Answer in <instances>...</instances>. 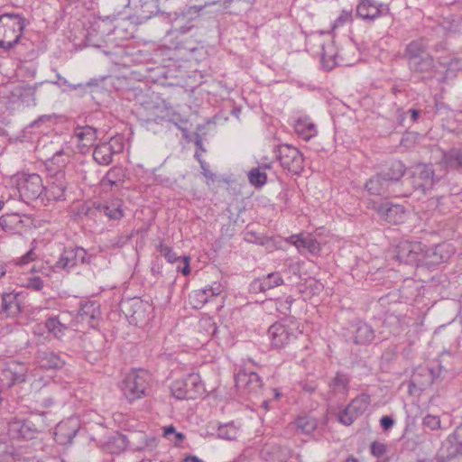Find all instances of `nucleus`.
Instances as JSON below:
<instances>
[{
    "instance_id": "obj_22",
    "label": "nucleus",
    "mask_w": 462,
    "mask_h": 462,
    "mask_svg": "<svg viewBox=\"0 0 462 462\" xmlns=\"http://www.w3.org/2000/svg\"><path fill=\"white\" fill-rule=\"evenodd\" d=\"M35 359L44 369H60L65 365L64 358L50 349H41L36 352Z\"/></svg>"
},
{
    "instance_id": "obj_28",
    "label": "nucleus",
    "mask_w": 462,
    "mask_h": 462,
    "mask_svg": "<svg viewBox=\"0 0 462 462\" xmlns=\"http://www.w3.org/2000/svg\"><path fill=\"white\" fill-rule=\"evenodd\" d=\"M353 340L356 345H368L374 339V330L363 321H358L353 326Z\"/></svg>"
},
{
    "instance_id": "obj_20",
    "label": "nucleus",
    "mask_w": 462,
    "mask_h": 462,
    "mask_svg": "<svg viewBox=\"0 0 462 462\" xmlns=\"http://www.w3.org/2000/svg\"><path fill=\"white\" fill-rule=\"evenodd\" d=\"M283 283L280 273H271L263 278L255 279L250 283V291L253 293L266 292Z\"/></svg>"
},
{
    "instance_id": "obj_25",
    "label": "nucleus",
    "mask_w": 462,
    "mask_h": 462,
    "mask_svg": "<svg viewBox=\"0 0 462 462\" xmlns=\"http://www.w3.org/2000/svg\"><path fill=\"white\" fill-rule=\"evenodd\" d=\"M100 316L99 305L96 301H87L82 304L78 312L79 322H85L94 328Z\"/></svg>"
},
{
    "instance_id": "obj_27",
    "label": "nucleus",
    "mask_w": 462,
    "mask_h": 462,
    "mask_svg": "<svg viewBox=\"0 0 462 462\" xmlns=\"http://www.w3.org/2000/svg\"><path fill=\"white\" fill-rule=\"evenodd\" d=\"M20 293H4L2 295L1 313L6 317H15L22 312Z\"/></svg>"
},
{
    "instance_id": "obj_30",
    "label": "nucleus",
    "mask_w": 462,
    "mask_h": 462,
    "mask_svg": "<svg viewBox=\"0 0 462 462\" xmlns=\"http://www.w3.org/2000/svg\"><path fill=\"white\" fill-rule=\"evenodd\" d=\"M380 14L378 5L373 0H361L356 7V15L364 20L374 21Z\"/></svg>"
},
{
    "instance_id": "obj_26",
    "label": "nucleus",
    "mask_w": 462,
    "mask_h": 462,
    "mask_svg": "<svg viewBox=\"0 0 462 462\" xmlns=\"http://www.w3.org/2000/svg\"><path fill=\"white\" fill-rule=\"evenodd\" d=\"M453 251L448 244H439L430 249L425 247V261L429 263L439 264L448 261Z\"/></svg>"
},
{
    "instance_id": "obj_47",
    "label": "nucleus",
    "mask_w": 462,
    "mask_h": 462,
    "mask_svg": "<svg viewBox=\"0 0 462 462\" xmlns=\"http://www.w3.org/2000/svg\"><path fill=\"white\" fill-rule=\"evenodd\" d=\"M293 302V299L289 296L284 300H278L275 302L276 310L281 314L288 316L291 313V307Z\"/></svg>"
},
{
    "instance_id": "obj_3",
    "label": "nucleus",
    "mask_w": 462,
    "mask_h": 462,
    "mask_svg": "<svg viewBox=\"0 0 462 462\" xmlns=\"http://www.w3.org/2000/svg\"><path fill=\"white\" fill-rule=\"evenodd\" d=\"M436 181L434 170L429 164H418L411 177L406 178L405 189H408L407 197L411 196L413 191L426 193L432 189Z\"/></svg>"
},
{
    "instance_id": "obj_17",
    "label": "nucleus",
    "mask_w": 462,
    "mask_h": 462,
    "mask_svg": "<svg viewBox=\"0 0 462 462\" xmlns=\"http://www.w3.org/2000/svg\"><path fill=\"white\" fill-rule=\"evenodd\" d=\"M260 455L265 462H288L291 457V449L287 446L267 443L261 449Z\"/></svg>"
},
{
    "instance_id": "obj_4",
    "label": "nucleus",
    "mask_w": 462,
    "mask_h": 462,
    "mask_svg": "<svg viewBox=\"0 0 462 462\" xmlns=\"http://www.w3.org/2000/svg\"><path fill=\"white\" fill-rule=\"evenodd\" d=\"M171 391L178 400H194L204 393L205 387L200 375L191 373L184 379L175 381L171 387Z\"/></svg>"
},
{
    "instance_id": "obj_11",
    "label": "nucleus",
    "mask_w": 462,
    "mask_h": 462,
    "mask_svg": "<svg viewBox=\"0 0 462 462\" xmlns=\"http://www.w3.org/2000/svg\"><path fill=\"white\" fill-rule=\"evenodd\" d=\"M91 255L79 246L65 248L55 263L57 269L70 270L79 263H88Z\"/></svg>"
},
{
    "instance_id": "obj_37",
    "label": "nucleus",
    "mask_w": 462,
    "mask_h": 462,
    "mask_svg": "<svg viewBox=\"0 0 462 462\" xmlns=\"http://www.w3.org/2000/svg\"><path fill=\"white\" fill-rule=\"evenodd\" d=\"M76 430L68 431L67 423H59L54 432L55 441L60 445L70 443L76 436Z\"/></svg>"
},
{
    "instance_id": "obj_48",
    "label": "nucleus",
    "mask_w": 462,
    "mask_h": 462,
    "mask_svg": "<svg viewBox=\"0 0 462 462\" xmlns=\"http://www.w3.org/2000/svg\"><path fill=\"white\" fill-rule=\"evenodd\" d=\"M157 249L160 252V254L167 259L169 263H175L179 259V256L176 254V253L173 252V250L170 246L162 243H161L158 245Z\"/></svg>"
},
{
    "instance_id": "obj_64",
    "label": "nucleus",
    "mask_w": 462,
    "mask_h": 462,
    "mask_svg": "<svg viewBox=\"0 0 462 462\" xmlns=\"http://www.w3.org/2000/svg\"><path fill=\"white\" fill-rule=\"evenodd\" d=\"M181 462H204L202 459L199 458L196 456L189 455L185 457Z\"/></svg>"
},
{
    "instance_id": "obj_13",
    "label": "nucleus",
    "mask_w": 462,
    "mask_h": 462,
    "mask_svg": "<svg viewBox=\"0 0 462 462\" xmlns=\"http://www.w3.org/2000/svg\"><path fill=\"white\" fill-rule=\"evenodd\" d=\"M138 23H142L160 13L159 0H134L127 4Z\"/></svg>"
},
{
    "instance_id": "obj_19",
    "label": "nucleus",
    "mask_w": 462,
    "mask_h": 462,
    "mask_svg": "<svg viewBox=\"0 0 462 462\" xmlns=\"http://www.w3.org/2000/svg\"><path fill=\"white\" fill-rule=\"evenodd\" d=\"M405 171V165L401 161H394L386 170L381 171V174L390 181L392 186L400 190H405L406 179L402 180Z\"/></svg>"
},
{
    "instance_id": "obj_49",
    "label": "nucleus",
    "mask_w": 462,
    "mask_h": 462,
    "mask_svg": "<svg viewBox=\"0 0 462 462\" xmlns=\"http://www.w3.org/2000/svg\"><path fill=\"white\" fill-rule=\"evenodd\" d=\"M423 425L431 430H435L440 428L439 417L428 414L423 418Z\"/></svg>"
},
{
    "instance_id": "obj_60",
    "label": "nucleus",
    "mask_w": 462,
    "mask_h": 462,
    "mask_svg": "<svg viewBox=\"0 0 462 462\" xmlns=\"http://www.w3.org/2000/svg\"><path fill=\"white\" fill-rule=\"evenodd\" d=\"M59 79H60V80H62V83H63L64 85H68V86H69V88L70 89H73V90H76V89H78V88H83V87H85V86H90V85H91V83H90V82H88V83H86V84H82V83H79V84H69L65 79H61V77H59Z\"/></svg>"
},
{
    "instance_id": "obj_58",
    "label": "nucleus",
    "mask_w": 462,
    "mask_h": 462,
    "mask_svg": "<svg viewBox=\"0 0 462 462\" xmlns=\"http://www.w3.org/2000/svg\"><path fill=\"white\" fill-rule=\"evenodd\" d=\"M64 152L62 151L56 152L54 155L51 158V162L53 163H61L62 165L65 164V160L63 159Z\"/></svg>"
},
{
    "instance_id": "obj_38",
    "label": "nucleus",
    "mask_w": 462,
    "mask_h": 462,
    "mask_svg": "<svg viewBox=\"0 0 462 462\" xmlns=\"http://www.w3.org/2000/svg\"><path fill=\"white\" fill-rule=\"evenodd\" d=\"M295 131L304 140H310L317 134L315 125L304 119H299L296 122Z\"/></svg>"
},
{
    "instance_id": "obj_18",
    "label": "nucleus",
    "mask_w": 462,
    "mask_h": 462,
    "mask_svg": "<svg viewBox=\"0 0 462 462\" xmlns=\"http://www.w3.org/2000/svg\"><path fill=\"white\" fill-rule=\"evenodd\" d=\"M71 320L67 313L49 317L45 328L55 338L61 339L70 328Z\"/></svg>"
},
{
    "instance_id": "obj_55",
    "label": "nucleus",
    "mask_w": 462,
    "mask_h": 462,
    "mask_svg": "<svg viewBox=\"0 0 462 462\" xmlns=\"http://www.w3.org/2000/svg\"><path fill=\"white\" fill-rule=\"evenodd\" d=\"M29 287L35 291H41L43 288V282L39 277H33L29 281Z\"/></svg>"
},
{
    "instance_id": "obj_14",
    "label": "nucleus",
    "mask_w": 462,
    "mask_h": 462,
    "mask_svg": "<svg viewBox=\"0 0 462 462\" xmlns=\"http://www.w3.org/2000/svg\"><path fill=\"white\" fill-rule=\"evenodd\" d=\"M236 386L239 390L251 393H257L263 385V382L258 374L250 368L241 369L235 377Z\"/></svg>"
},
{
    "instance_id": "obj_52",
    "label": "nucleus",
    "mask_w": 462,
    "mask_h": 462,
    "mask_svg": "<svg viewBox=\"0 0 462 462\" xmlns=\"http://www.w3.org/2000/svg\"><path fill=\"white\" fill-rule=\"evenodd\" d=\"M439 62L441 66L446 67L448 71L450 69H458V65H459V60L457 58H452L448 60H447L446 59L439 58Z\"/></svg>"
},
{
    "instance_id": "obj_23",
    "label": "nucleus",
    "mask_w": 462,
    "mask_h": 462,
    "mask_svg": "<svg viewBox=\"0 0 462 462\" xmlns=\"http://www.w3.org/2000/svg\"><path fill=\"white\" fill-rule=\"evenodd\" d=\"M96 210L111 220H119L124 217L123 201L119 199H112L99 203L96 206Z\"/></svg>"
},
{
    "instance_id": "obj_41",
    "label": "nucleus",
    "mask_w": 462,
    "mask_h": 462,
    "mask_svg": "<svg viewBox=\"0 0 462 462\" xmlns=\"http://www.w3.org/2000/svg\"><path fill=\"white\" fill-rule=\"evenodd\" d=\"M329 387L334 393H346L349 388V379L346 374L337 373L329 383Z\"/></svg>"
},
{
    "instance_id": "obj_15",
    "label": "nucleus",
    "mask_w": 462,
    "mask_h": 462,
    "mask_svg": "<svg viewBox=\"0 0 462 462\" xmlns=\"http://www.w3.org/2000/svg\"><path fill=\"white\" fill-rule=\"evenodd\" d=\"M67 187L65 172L58 170L51 176L49 186L45 187V197L48 200H64Z\"/></svg>"
},
{
    "instance_id": "obj_33",
    "label": "nucleus",
    "mask_w": 462,
    "mask_h": 462,
    "mask_svg": "<svg viewBox=\"0 0 462 462\" xmlns=\"http://www.w3.org/2000/svg\"><path fill=\"white\" fill-rule=\"evenodd\" d=\"M408 66L410 69L414 72H430L434 68V59L430 54L426 53L416 59L409 60Z\"/></svg>"
},
{
    "instance_id": "obj_12",
    "label": "nucleus",
    "mask_w": 462,
    "mask_h": 462,
    "mask_svg": "<svg viewBox=\"0 0 462 462\" xmlns=\"http://www.w3.org/2000/svg\"><path fill=\"white\" fill-rule=\"evenodd\" d=\"M365 188L370 194L377 196L407 197L408 192V189L400 190L392 186L381 172L370 178L365 183Z\"/></svg>"
},
{
    "instance_id": "obj_2",
    "label": "nucleus",
    "mask_w": 462,
    "mask_h": 462,
    "mask_svg": "<svg viewBox=\"0 0 462 462\" xmlns=\"http://www.w3.org/2000/svg\"><path fill=\"white\" fill-rule=\"evenodd\" d=\"M25 27V20L17 14L0 15V48L8 51L19 42Z\"/></svg>"
},
{
    "instance_id": "obj_24",
    "label": "nucleus",
    "mask_w": 462,
    "mask_h": 462,
    "mask_svg": "<svg viewBox=\"0 0 462 462\" xmlns=\"http://www.w3.org/2000/svg\"><path fill=\"white\" fill-rule=\"evenodd\" d=\"M379 214L389 223L400 224L406 217V210L403 206L398 204L382 205L378 209Z\"/></svg>"
},
{
    "instance_id": "obj_53",
    "label": "nucleus",
    "mask_w": 462,
    "mask_h": 462,
    "mask_svg": "<svg viewBox=\"0 0 462 462\" xmlns=\"http://www.w3.org/2000/svg\"><path fill=\"white\" fill-rule=\"evenodd\" d=\"M352 17V12L351 11H342V13L340 14V15L337 18V20L335 21V25L334 27H338V26H342L343 24H345L347 21H349Z\"/></svg>"
},
{
    "instance_id": "obj_1",
    "label": "nucleus",
    "mask_w": 462,
    "mask_h": 462,
    "mask_svg": "<svg viewBox=\"0 0 462 462\" xmlns=\"http://www.w3.org/2000/svg\"><path fill=\"white\" fill-rule=\"evenodd\" d=\"M154 445L155 439L148 438L142 432L132 433L130 436L116 433L108 438L105 444V449L111 454H120L126 450L128 447L134 450L141 451L147 448H152Z\"/></svg>"
},
{
    "instance_id": "obj_10",
    "label": "nucleus",
    "mask_w": 462,
    "mask_h": 462,
    "mask_svg": "<svg viewBox=\"0 0 462 462\" xmlns=\"http://www.w3.org/2000/svg\"><path fill=\"white\" fill-rule=\"evenodd\" d=\"M277 157L282 168L299 174L304 168V159L301 152L289 144H282L278 147Z\"/></svg>"
},
{
    "instance_id": "obj_45",
    "label": "nucleus",
    "mask_w": 462,
    "mask_h": 462,
    "mask_svg": "<svg viewBox=\"0 0 462 462\" xmlns=\"http://www.w3.org/2000/svg\"><path fill=\"white\" fill-rule=\"evenodd\" d=\"M358 417L357 414L350 410L349 404L337 414L338 421L346 426L351 425Z\"/></svg>"
},
{
    "instance_id": "obj_8",
    "label": "nucleus",
    "mask_w": 462,
    "mask_h": 462,
    "mask_svg": "<svg viewBox=\"0 0 462 462\" xmlns=\"http://www.w3.org/2000/svg\"><path fill=\"white\" fill-rule=\"evenodd\" d=\"M462 457V427L449 435L437 454V462H453Z\"/></svg>"
},
{
    "instance_id": "obj_62",
    "label": "nucleus",
    "mask_w": 462,
    "mask_h": 462,
    "mask_svg": "<svg viewBox=\"0 0 462 462\" xmlns=\"http://www.w3.org/2000/svg\"><path fill=\"white\" fill-rule=\"evenodd\" d=\"M208 291H210V296H217L222 291V286L220 284H217L215 287L209 286Z\"/></svg>"
},
{
    "instance_id": "obj_57",
    "label": "nucleus",
    "mask_w": 462,
    "mask_h": 462,
    "mask_svg": "<svg viewBox=\"0 0 462 462\" xmlns=\"http://www.w3.org/2000/svg\"><path fill=\"white\" fill-rule=\"evenodd\" d=\"M208 288H205L204 290L196 292L197 297L199 298V301L201 303H206L208 300V296H210V291H208Z\"/></svg>"
},
{
    "instance_id": "obj_40",
    "label": "nucleus",
    "mask_w": 462,
    "mask_h": 462,
    "mask_svg": "<svg viewBox=\"0 0 462 462\" xmlns=\"http://www.w3.org/2000/svg\"><path fill=\"white\" fill-rule=\"evenodd\" d=\"M370 402V395L367 393H361L351 401L349 403L350 410L358 416H361L366 411Z\"/></svg>"
},
{
    "instance_id": "obj_59",
    "label": "nucleus",
    "mask_w": 462,
    "mask_h": 462,
    "mask_svg": "<svg viewBox=\"0 0 462 462\" xmlns=\"http://www.w3.org/2000/svg\"><path fill=\"white\" fill-rule=\"evenodd\" d=\"M245 240L249 242V243H261L262 242L260 241V238L256 237V235L255 233L254 232H246L245 234Z\"/></svg>"
},
{
    "instance_id": "obj_39",
    "label": "nucleus",
    "mask_w": 462,
    "mask_h": 462,
    "mask_svg": "<svg viewBox=\"0 0 462 462\" xmlns=\"http://www.w3.org/2000/svg\"><path fill=\"white\" fill-rule=\"evenodd\" d=\"M293 243L299 250L304 248L311 254H317L320 251L319 243L310 236L297 237Z\"/></svg>"
},
{
    "instance_id": "obj_31",
    "label": "nucleus",
    "mask_w": 462,
    "mask_h": 462,
    "mask_svg": "<svg viewBox=\"0 0 462 462\" xmlns=\"http://www.w3.org/2000/svg\"><path fill=\"white\" fill-rule=\"evenodd\" d=\"M428 42L424 38H420L411 41L407 44L403 57L407 61L416 59L428 53Z\"/></svg>"
},
{
    "instance_id": "obj_6",
    "label": "nucleus",
    "mask_w": 462,
    "mask_h": 462,
    "mask_svg": "<svg viewBox=\"0 0 462 462\" xmlns=\"http://www.w3.org/2000/svg\"><path fill=\"white\" fill-rule=\"evenodd\" d=\"M20 197L25 203L41 199L45 195V187L38 174H27L21 177L17 182Z\"/></svg>"
},
{
    "instance_id": "obj_34",
    "label": "nucleus",
    "mask_w": 462,
    "mask_h": 462,
    "mask_svg": "<svg viewBox=\"0 0 462 462\" xmlns=\"http://www.w3.org/2000/svg\"><path fill=\"white\" fill-rule=\"evenodd\" d=\"M22 219L18 214H7L0 217V226L5 232L14 233L22 226Z\"/></svg>"
},
{
    "instance_id": "obj_29",
    "label": "nucleus",
    "mask_w": 462,
    "mask_h": 462,
    "mask_svg": "<svg viewBox=\"0 0 462 462\" xmlns=\"http://www.w3.org/2000/svg\"><path fill=\"white\" fill-rule=\"evenodd\" d=\"M116 152L110 143L97 144L93 151V159L99 164L107 166L113 162V155Z\"/></svg>"
},
{
    "instance_id": "obj_43",
    "label": "nucleus",
    "mask_w": 462,
    "mask_h": 462,
    "mask_svg": "<svg viewBox=\"0 0 462 462\" xmlns=\"http://www.w3.org/2000/svg\"><path fill=\"white\" fill-rule=\"evenodd\" d=\"M249 182L254 187H262L267 181V175L260 168H253L247 174Z\"/></svg>"
},
{
    "instance_id": "obj_50",
    "label": "nucleus",
    "mask_w": 462,
    "mask_h": 462,
    "mask_svg": "<svg viewBox=\"0 0 462 462\" xmlns=\"http://www.w3.org/2000/svg\"><path fill=\"white\" fill-rule=\"evenodd\" d=\"M370 450L373 456L376 457H381L386 454L387 445L378 441H374L370 446Z\"/></svg>"
},
{
    "instance_id": "obj_7",
    "label": "nucleus",
    "mask_w": 462,
    "mask_h": 462,
    "mask_svg": "<svg viewBox=\"0 0 462 462\" xmlns=\"http://www.w3.org/2000/svg\"><path fill=\"white\" fill-rule=\"evenodd\" d=\"M425 247L420 242L402 241L396 247V258L400 263L418 264L425 261Z\"/></svg>"
},
{
    "instance_id": "obj_44",
    "label": "nucleus",
    "mask_w": 462,
    "mask_h": 462,
    "mask_svg": "<svg viewBox=\"0 0 462 462\" xmlns=\"http://www.w3.org/2000/svg\"><path fill=\"white\" fill-rule=\"evenodd\" d=\"M8 367L12 371L11 376L13 377L14 384L21 383L25 381L26 368L24 365L13 363L10 364Z\"/></svg>"
},
{
    "instance_id": "obj_54",
    "label": "nucleus",
    "mask_w": 462,
    "mask_h": 462,
    "mask_svg": "<svg viewBox=\"0 0 462 462\" xmlns=\"http://www.w3.org/2000/svg\"><path fill=\"white\" fill-rule=\"evenodd\" d=\"M380 424L384 430H388L393 426L394 420L390 416H383L380 420Z\"/></svg>"
},
{
    "instance_id": "obj_56",
    "label": "nucleus",
    "mask_w": 462,
    "mask_h": 462,
    "mask_svg": "<svg viewBox=\"0 0 462 462\" xmlns=\"http://www.w3.org/2000/svg\"><path fill=\"white\" fill-rule=\"evenodd\" d=\"M318 384L314 382H303L301 383V388L307 393H312L317 389Z\"/></svg>"
},
{
    "instance_id": "obj_9",
    "label": "nucleus",
    "mask_w": 462,
    "mask_h": 462,
    "mask_svg": "<svg viewBox=\"0 0 462 462\" xmlns=\"http://www.w3.org/2000/svg\"><path fill=\"white\" fill-rule=\"evenodd\" d=\"M301 334L297 328L283 323H274L268 329L271 346L277 349L285 347Z\"/></svg>"
},
{
    "instance_id": "obj_32",
    "label": "nucleus",
    "mask_w": 462,
    "mask_h": 462,
    "mask_svg": "<svg viewBox=\"0 0 462 462\" xmlns=\"http://www.w3.org/2000/svg\"><path fill=\"white\" fill-rule=\"evenodd\" d=\"M441 163L448 169L458 170L462 168V147H453L443 152Z\"/></svg>"
},
{
    "instance_id": "obj_61",
    "label": "nucleus",
    "mask_w": 462,
    "mask_h": 462,
    "mask_svg": "<svg viewBox=\"0 0 462 462\" xmlns=\"http://www.w3.org/2000/svg\"><path fill=\"white\" fill-rule=\"evenodd\" d=\"M56 402V400L55 398L53 397H46V398H43L42 401V406L43 408H51V406H53Z\"/></svg>"
},
{
    "instance_id": "obj_36",
    "label": "nucleus",
    "mask_w": 462,
    "mask_h": 462,
    "mask_svg": "<svg viewBox=\"0 0 462 462\" xmlns=\"http://www.w3.org/2000/svg\"><path fill=\"white\" fill-rule=\"evenodd\" d=\"M125 178V173L123 168L121 167H113L111 168L106 174L102 179L103 185L108 184L111 187L113 186H119L121 183L124 182V180Z\"/></svg>"
},
{
    "instance_id": "obj_5",
    "label": "nucleus",
    "mask_w": 462,
    "mask_h": 462,
    "mask_svg": "<svg viewBox=\"0 0 462 462\" xmlns=\"http://www.w3.org/2000/svg\"><path fill=\"white\" fill-rule=\"evenodd\" d=\"M149 375L144 371H132L122 382L121 389L129 402H134L146 394Z\"/></svg>"
},
{
    "instance_id": "obj_51",
    "label": "nucleus",
    "mask_w": 462,
    "mask_h": 462,
    "mask_svg": "<svg viewBox=\"0 0 462 462\" xmlns=\"http://www.w3.org/2000/svg\"><path fill=\"white\" fill-rule=\"evenodd\" d=\"M217 434L222 439H236V431L235 428L226 425V426L219 427V429L217 430Z\"/></svg>"
},
{
    "instance_id": "obj_21",
    "label": "nucleus",
    "mask_w": 462,
    "mask_h": 462,
    "mask_svg": "<svg viewBox=\"0 0 462 462\" xmlns=\"http://www.w3.org/2000/svg\"><path fill=\"white\" fill-rule=\"evenodd\" d=\"M74 136L81 152H85L94 145L97 139V129L91 125H78L74 129Z\"/></svg>"
},
{
    "instance_id": "obj_16",
    "label": "nucleus",
    "mask_w": 462,
    "mask_h": 462,
    "mask_svg": "<svg viewBox=\"0 0 462 462\" xmlns=\"http://www.w3.org/2000/svg\"><path fill=\"white\" fill-rule=\"evenodd\" d=\"M8 434L12 439H32L36 437L37 430L32 421L15 418L8 424Z\"/></svg>"
},
{
    "instance_id": "obj_63",
    "label": "nucleus",
    "mask_w": 462,
    "mask_h": 462,
    "mask_svg": "<svg viewBox=\"0 0 462 462\" xmlns=\"http://www.w3.org/2000/svg\"><path fill=\"white\" fill-rule=\"evenodd\" d=\"M408 113L411 115V120L412 123H415L418 121L419 116L420 115V111L419 109L411 108L408 111Z\"/></svg>"
},
{
    "instance_id": "obj_42",
    "label": "nucleus",
    "mask_w": 462,
    "mask_h": 462,
    "mask_svg": "<svg viewBox=\"0 0 462 462\" xmlns=\"http://www.w3.org/2000/svg\"><path fill=\"white\" fill-rule=\"evenodd\" d=\"M297 430L304 434H310L317 427L316 420L310 417H300L295 420Z\"/></svg>"
},
{
    "instance_id": "obj_46",
    "label": "nucleus",
    "mask_w": 462,
    "mask_h": 462,
    "mask_svg": "<svg viewBox=\"0 0 462 462\" xmlns=\"http://www.w3.org/2000/svg\"><path fill=\"white\" fill-rule=\"evenodd\" d=\"M131 238L129 235H118L115 236L107 240L106 246L107 248H121L123 247Z\"/></svg>"
},
{
    "instance_id": "obj_35",
    "label": "nucleus",
    "mask_w": 462,
    "mask_h": 462,
    "mask_svg": "<svg viewBox=\"0 0 462 462\" xmlns=\"http://www.w3.org/2000/svg\"><path fill=\"white\" fill-rule=\"evenodd\" d=\"M13 102L21 101L24 102L27 98L33 99L35 88L25 85H17L13 88L10 92Z\"/></svg>"
}]
</instances>
